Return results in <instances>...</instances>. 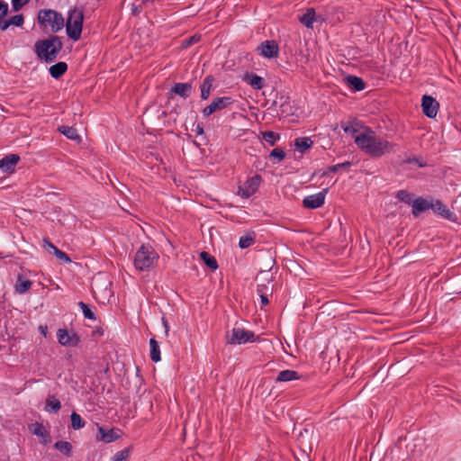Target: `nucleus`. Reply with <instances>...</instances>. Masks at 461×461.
Returning a JSON list of instances; mask_svg holds the SVG:
<instances>
[{
	"label": "nucleus",
	"instance_id": "nucleus-48",
	"mask_svg": "<svg viewBox=\"0 0 461 461\" xmlns=\"http://www.w3.org/2000/svg\"><path fill=\"white\" fill-rule=\"evenodd\" d=\"M267 296H268V294H261V295H259L262 306H265V305L268 304L269 302H268Z\"/></svg>",
	"mask_w": 461,
	"mask_h": 461
},
{
	"label": "nucleus",
	"instance_id": "nucleus-47",
	"mask_svg": "<svg viewBox=\"0 0 461 461\" xmlns=\"http://www.w3.org/2000/svg\"><path fill=\"white\" fill-rule=\"evenodd\" d=\"M135 3L139 4L138 12H141L143 7L148 4V0H135Z\"/></svg>",
	"mask_w": 461,
	"mask_h": 461
},
{
	"label": "nucleus",
	"instance_id": "nucleus-51",
	"mask_svg": "<svg viewBox=\"0 0 461 461\" xmlns=\"http://www.w3.org/2000/svg\"><path fill=\"white\" fill-rule=\"evenodd\" d=\"M198 41V38L196 39V38H195V36L191 37V38L189 39V41H187V45H190L191 43L195 42V41Z\"/></svg>",
	"mask_w": 461,
	"mask_h": 461
},
{
	"label": "nucleus",
	"instance_id": "nucleus-6",
	"mask_svg": "<svg viewBox=\"0 0 461 461\" xmlns=\"http://www.w3.org/2000/svg\"><path fill=\"white\" fill-rule=\"evenodd\" d=\"M256 335L253 331L246 330L241 328H233L230 333L226 335L227 344L230 345H241L247 342H254Z\"/></svg>",
	"mask_w": 461,
	"mask_h": 461
},
{
	"label": "nucleus",
	"instance_id": "nucleus-13",
	"mask_svg": "<svg viewBox=\"0 0 461 461\" xmlns=\"http://www.w3.org/2000/svg\"><path fill=\"white\" fill-rule=\"evenodd\" d=\"M430 209L442 218L455 222L456 221V215L451 212L441 201L437 200L431 202Z\"/></svg>",
	"mask_w": 461,
	"mask_h": 461
},
{
	"label": "nucleus",
	"instance_id": "nucleus-42",
	"mask_svg": "<svg viewBox=\"0 0 461 461\" xmlns=\"http://www.w3.org/2000/svg\"><path fill=\"white\" fill-rule=\"evenodd\" d=\"M404 162L407 164H415L419 167H425L427 166L426 161L423 160L422 158H417V157L408 158Z\"/></svg>",
	"mask_w": 461,
	"mask_h": 461
},
{
	"label": "nucleus",
	"instance_id": "nucleus-54",
	"mask_svg": "<svg viewBox=\"0 0 461 461\" xmlns=\"http://www.w3.org/2000/svg\"><path fill=\"white\" fill-rule=\"evenodd\" d=\"M162 115H163V116H167V112H163V113H162Z\"/></svg>",
	"mask_w": 461,
	"mask_h": 461
},
{
	"label": "nucleus",
	"instance_id": "nucleus-56",
	"mask_svg": "<svg viewBox=\"0 0 461 461\" xmlns=\"http://www.w3.org/2000/svg\"><path fill=\"white\" fill-rule=\"evenodd\" d=\"M149 2H153V0H148V3H149Z\"/></svg>",
	"mask_w": 461,
	"mask_h": 461
},
{
	"label": "nucleus",
	"instance_id": "nucleus-43",
	"mask_svg": "<svg viewBox=\"0 0 461 461\" xmlns=\"http://www.w3.org/2000/svg\"><path fill=\"white\" fill-rule=\"evenodd\" d=\"M269 290V287L264 284H258L257 286V293L258 295L268 294Z\"/></svg>",
	"mask_w": 461,
	"mask_h": 461
},
{
	"label": "nucleus",
	"instance_id": "nucleus-20",
	"mask_svg": "<svg viewBox=\"0 0 461 461\" xmlns=\"http://www.w3.org/2000/svg\"><path fill=\"white\" fill-rule=\"evenodd\" d=\"M301 375L295 370L286 369L281 371L276 378V383L290 382L293 380L300 379Z\"/></svg>",
	"mask_w": 461,
	"mask_h": 461
},
{
	"label": "nucleus",
	"instance_id": "nucleus-17",
	"mask_svg": "<svg viewBox=\"0 0 461 461\" xmlns=\"http://www.w3.org/2000/svg\"><path fill=\"white\" fill-rule=\"evenodd\" d=\"M431 207V202L422 198L419 197L412 201V214L413 216L417 217L420 215V213L427 211L428 209H430Z\"/></svg>",
	"mask_w": 461,
	"mask_h": 461
},
{
	"label": "nucleus",
	"instance_id": "nucleus-5",
	"mask_svg": "<svg viewBox=\"0 0 461 461\" xmlns=\"http://www.w3.org/2000/svg\"><path fill=\"white\" fill-rule=\"evenodd\" d=\"M84 14L81 9L74 8L69 11L66 24L68 36L77 41L80 39L83 28Z\"/></svg>",
	"mask_w": 461,
	"mask_h": 461
},
{
	"label": "nucleus",
	"instance_id": "nucleus-37",
	"mask_svg": "<svg viewBox=\"0 0 461 461\" xmlns=\"http://www.w3.org/2000/svg\"><path fill=\"white\" fill-rule=\"evenodd\" d=\"M33 434L38 437L43 438L45 442H47V438H50V433L45 429L44 426L41 423L36 422L34 424Z\"/></svg>",
	"mask_w": 461,
	"mask_h": 461
},
{
	"label": "nucleus",
	"instance_id": "nucleus-30",
	"mask_svg": "<svg viewBox=\"0 0 461 461\" xmlns=\"http://www.w3.org/2000/svg\"><path fill=\"white\" fill-rule=\"evenodd\" d=\"M59 131L70 140H80V136L78 135L77 131L73 127L62 125L59 127Z\"/></svg>",
	"mask_w": 461,
	"mask_h": 461
},
{
	"label": "nucleus",
	"instance_id": "nucleus-41",
	"mask_svg": "<svg viewBox=\"0 0 461 461\" xmlns=\"http://www.w3.org/2000/svg\"><path fill=\"white\" fill-rule=\"evenodd\" d=\"M351 162L346 161L328 167L329 172H337L339 169H348L351 167Z\"/></svg>",
	"mask_w": 461,
	"mask_h": 461
},
{
	"label": "nucleus",
	"instance_id": "nucleus-34",
	"mask_svg": "<svg viewBox=\"0 0 461 461\" xmlns=\"http://www.w3.org/2000/svg\"><path fill=\"white\" fill-rule=\"evenodd\" d=\"M70 418H71V427L74 429H80L85 427V425H86L85 420L76 411L72 412Z\"/></svg>",
	"mask_w": 461,
	"mask_h": 461
},
{
	"label": "nucleus",
	"instance_id": "nucleus-2",
	"mask_svg": "<svg viewBox=\"0 0 461 461\" xmlns=\"http://www.w3.org/2000/svg\"><path fill=\"white\" fill-rule=\"evenodd\" d=\"M62 48L63 43L59 36H50L48 39L37 41L34 44L36 55L46 63L53 62Z\"/></svg>",
	"mask_w": 461,
	"mask_h": 461
},
{
	"label": "nucleus",
	"instance_id": "nucleus-19",
	"mask_svg": "<svg viewBox=\"0 0 461 461\" xmlns=\"http://www.w3.org/2000/svg\"><path fill=\"white\" fill-rule=\"evenodd\" d=\"M32 285V281L25 279L22 274L17 275V280L14 285V291L18 294H23L29 291Z\"/></svg>",
	"mask_w": 461,
	"mask_h": 461
},
{
	"label": "nucleus",
	"instance_id": "nucleus-28",
	"mask_svg": "<svg viewBox=\"0 0 461 461\" xmlns=\"http://www.w3.org/2000/svg\"><path fill=\"white\" fill-rule=\"evenodd\" d=\"M149 347H150V359L155 363L160 361L161 357H160L159 346H158V341L154 338H151L149 339Z\"/></svg>",
	"mask_w": 461,
	"mask_h": 461
},
{
	"label": "nucleus",
	"instance_id": "nucleus-36",
	"mask_svg": "<svg viewBox=\"0 0 461 461\" xmlns=\"http://www.w3.org/2000/svg\"><path fill=\"white\" fill-rule=\"evenodd\" d=\"M131 447L118 451L113 456V461H129Z\"/></svg>",
	"mask_w": 461,
	"mask_h": 461
},
{
	"label": "nucleus",
	"instance_id": "nucleus-27",
	"mask_svg": "<svg viewBox=\"0 0 461 461\" xmlns=\"http://www.w3.org/2000/svg\"><path fill=\"white\" fill-rule=\"evenodd\" d=\"M61 408V402L53 395H49L46 399L45 410L50 412L56 413Z\"/></svg>",
	"mask_w": 461,
	"mask_h": 461
},
{
	"label": "nucleus",
	"instance_id": "nucleus-39",
	"mask_svg": "<svg viewBox=\"0 0 461 461\" xmlns=\"http://www.w3.org/2000/svg\"><path fill=\"white\" fill-rule=\"evenodd\" d=\"M411 196L412 194L406 191V190H399L396 194H395V197L401 201V202H403L405 203H411Z\"/></svg>",
	"mask_w": 461,
	"mask_h": 461
},
{
	"label": "nucleus",
	"instance_id": "nucleus-16",
	"mask_svg": "<svg viewBox=\"0 0 461 461\" xmlns=\"http://www.w3.org/2000/svg\"><path fill=\"white\" fill-rule=\"evenodd\" d=\"M43 243H44V248L49 250L50 253H52L55 255V257L63 261V262H66V263H68L71 261L70 258L68 256V254H66L65 252H63L62 250H60L59 249H58L54 244H52L48 239H44L43 240Z\"/></svg>",
	"mask_w": 461,
	"mask_h": 461
},
{
	"label": "nucleus",
	"instance_id": "nucleus-29",
	"mask_svg": "<svg viewBox=\"0 0 461 461\" xmlns=\"http://www.w3.org/2000/svg\"><path fill=\"white\" fill-rule=\"evenodd\" d=\"M54 447L66 456H70L72 454V445L68 441H57Z\"/></svg>",
	"mask_w": 461,
	"mask_h": 461
},
{
	"label": "nucleus",
	"instance_id": "nucleus-26",
	"mask_svg": "<svg viewBox=\"0 0 461 461\" xmlns=\"http://www.w3.org/2000/svg\"><path fill=\"white\" fill-rule=\"evenodd\" d=\"M213 77L212 76H207L201 85V98L206 100L210 96V93L212 87Z\"/></svg>",
	"mask_w": 461,
	"mask_h": 461
},
{
	"label": "nucleus",
	"instance_id": "nucleus-21",
	"mask_svg": "<svg viewBox=\"0 0 461 461\" xmlns=\"http://www.w3.org/2000/svg\"><path fill=\"white\" fill-rule=\"evenodd\" d=\"M24 18L23 14H16L9 18L8 20H3L0 23V29L2 31L7 30L11 25L21 27L23 24Z\"/></svg>",
	"mask_w": 461,
	"mask_h": 461
},
{
	"label": "nucleus",
	"instance_id": "nucleus-4",
	"mask_svg": "<svg viewBox=\"0 0 461 461\" xmlns=\"http://www.w3.org/2000/svg\"><path fill=\"white\" fill-rule=\"evenodd\" d=\"M158 255L150 245H141L134 258V267L139 271H147L153 267Z\"/></svg>",
	"mask_w": 461,
	"mask_h": 461
},
{
	"label": "nucleus",
	"instance_id": "nucleus-14",
	"mask_svg": "<svg viewBox=\"0 0 461 461\" xmlns=\"http://www.w3.org/2000/svg\"><path fill=\"white\" fill-rule=\"evenodd\" d=\"M346 86L353 92H359L366 88L365 81L357 76L348 75L344 77Z\"/></svg>",
	"mask_w": 461,
	"mask_h": 461
},
{
	"label": "nucleus",
	"instance_id": "nucleus-11",
	"mask_svg": "<svg viewBox=\"0 0 461 461\" xmlns=\"http://www.w3.org/2000/svg\"><path fill=\"white\" fill-rule=\"evenodd\" d=\"M421 107L423 113L427 117L435 118L438 114L439 104L434 97L425 95L421 99Z\"/></svg>",
	"mask_w": 461,
	"mask_h": 461
},
{
	"label": "nucleus",
	"instance_id": "nucleus-24",
	"mask_svg": "<svg viewBox=\"0 0 461 461\" xmlns=\"http://www.w3.org/2000/svg\"><path fill=\"white\" fill-rule=\"evenodd\" d=\"M68 69V65L65 62H58L54 65H52L50 68V74L53 78H59L61 76H63Z\"/></svg>",
	"mask_w": 461,
	"mask_h": 461
},
{
	"label": "nucleus",
	"instance_id": "nucleus-9",
	"mask_svg": "<svg viewBox=\"0 0 461 461\" xmlns=\"http://www.w3.org/2000/svg\"><path fill=\"white\" fill-rule=\"evenodd\" d=\"M57 339L59 343L64 347H77L80 342L79 336L75 331H68L67 329H59Z\"/></svg>",
	"mask_w": 461,
	"mask_h": 461
},
{
	"label": "nucleus",
	"instance_id": "nucleus-55",
	"mask_svg": "<svg viewBox=\"0 0 461 461\" xmlns=\"http://www.w3.org/2000/svg\"><path fill=\"white\" fill-rule=\"evenodd\" d=\"M194 144H195V145H197V146H199V145H200V144H199V143H197L196 141H194Z\"/></svg>",
	"mask_w": 461,
	"mask_h": 461
},
{
	"label": "nucleus",
	"instance_id": "nucleus-46",
	"mask_svg": "<svg viewBox=\"0 0 461 461\" xmlns=\"http://www.w3.org/2000/svg\"><path fill=\"white\" fill-rule=\"evenodd\" d=\"M194 131H195V132H196V135L203 136V134H204L203 128V126H202V125H200V124H197V125L195 126V130H194ZM203 139L204 140L205 138H204V137H203Z\"/></svg>",
	"mask_w": 461,
	"mask_h": 461
},
{
	"label": "nucleus",
	"instance_id": "nucleus-1",
	"mask_svg": "<svg viewBox=\"0 0 461 461\" xmlns=\"http://www.w3.org/2000/svg\"><path fill=\"white\" fill-rule=\"evenodd\" d=\"M355 143L366 154L372 158H381L387 153L394 151L395 144L386 140L377 138L376 133L370 127L355 136Z\"/></svg>",
	"mask_w": 461,
	"mask_h": 461
},
{
	"label": "nucleus",
	"instance_id": "nucleus-8",
	"mask_svg": "<svg viewBox=\"0 0 461 461\" xmlns=\"http://www.w3.org/2000/svg\"><path fill=\"white\" fill-rule=\"evenodd\" d=\"M233 104V100L230 96L217 97L212 102L204 107L202 113L204 117H209L211 114L217 111H221Z\"/></svg>",
	"mask_w": 461,
	"mask_h": 461
},
{
	"label": "nucleus",
	"instance_id": "nucleus-25",
	"mask_svg": "<svg viewBox=\"0 0 461 461\" xmlns=\"http://www.w3.org/2000/svg\"><path fill=\"white\" fill-rule=\"evenodd\" d=\"M313 145V141L309 137H299L294 140V147L302 154Z\"/></svg>",
	"mask_w": 461,
	"mask_h": 461
},
{
	"label": "nucleus",
	"instance_id": "nucleus-38",
	"mask_svg": "<svg viewBox=\"0 0 461 461\" xmlns=\"http://www.w3.org/2000/svg\"><path fill=\"white\" fill-rule=\"evenodd\" d=\"M78 305L81 308L84 317L86 319L92 320V321L96 320L95 314L89 308L88 304L85 303L84 302H79Z\"/></svg>",
	"mask_w": 461,
	"mask_h": 461
},
{
	"label": "nucleus",
	"instance_id": "nucleus-45",
	"mask_svg": "<svg viewBox=\"0 0 461 461\" xmlns=\"http://www.w3.org/2000/svg\"><path fill=\"white\" fill-rule=\"evenodd\" d=\"M342 129L346 133H348L352 136H354L357 132V130L353 125L342 126Z\"/></svg>",
	"mask_w": 461,
	"mask_h": 461
},
{
	"label": "nucleus",
	"instance_id": "nucleus-23",
	"mask_svg": "<svg viewBox=\"0 0 461 461\" xmlns=\"http://www.w3.org/2000/svg\"><path fill=\"white\" fill-rule=\"evenodd\" d=\"M244 79L256 90H260L264 86V79L256 74H246Z\"/></svg>",
	"mask_w": 461,
	"mask_h": 461
},
{
	"label": "nucleus",
	"instance_id": "nucleus-15",
	"mask_svg": "<svg viewBox=\"0 0 461 461\" xmlns=\"http://www.w3.org/2000/svg\"><path fill=\"white\" fill-rule=\"evenodd\" d=\"M19 160L20 157L17 154L7 155L0 159V169L4 172H12Z\"/></svg>",
	"mask_w": 461,
	"mask_h": 461
},
{
	"label": "nucleus",
	"instance_id": "nucleus-31",
	"mask_svg": "<svg viewBox=\"0 0 461 461\" xmlns=\"http://www.w3.org/2000/svg\"><path fill=\"white\" fill-rule=\"evenodd\" d=\"M201 258L204 262V264L211 268L212 270H216L218 268V263L216 259L211 256L208 252L203 251L200 254Z\"/></svg>",
	"mask_w": 461,
	"mask_h": 461
},
{
	"label": "nucleus",
	"instance_id": "nucleus-52",
	"mask_svg": "<svg viewBox=\"0 0 461 461\" xmlns=\"http://www.w3.org/2000/svg\"><path fill=\"white\" fill-rule=\"evenodd\" d=\"M162 321H163V324H164V327L166 330V333H167L168 332V324L165 319H163Z\"/></svg>",
	"mask_w": 461,
	"mask_h": 461
},
{
	"label": "nucleus",
	"instance_id": "nucleus-33",
	"mask_svg": "<svg viewBox=\"0 0 461 461\" xmlns=\"http://www.w3.org/2000/svg\"><path fill=\"white\" fill-rule=\"evenodd\" d=\"M254 240H255V233L254 232L248 233L247 235L240 238L239 247L240 249H247L253 244Z\"/></svg>",
	"mask_w": 461,
	"mask_h": 461
},
{
	"label": "nucleus",
	"instance_id": "nucleus-3",
	"mask_svg": "<svg viewBox=\"0 0 461 461\" xmlns=\"http://www.w3.org/2000/svg\"><path fill=\"white\" fill-rule=\"evenodd\" d=\"M38 23L43 30H50L52 33L59 32L65 24L62 14L51 9L40 10Z\"/></svg>",
	"mask_w": 461,
	"mask_h": 461
},
{
	"label": "nucleus",
	"instance_id": "nucleus-35",
	"mask_svg": "<svg viewBox=\"0 0 461 461\" xmlns=\"http://www.w3.org/2000/svg\"><path fill=\"white\" fill-rule=\"evenodd\" d=\"M262 139L269 145L274 146L276 142L280 139L279 134L268 131L262 133Z\"/></svg>",
	"mask_w": 461,
	"mask_h": 461
},
{
	"label": "nucleus",
	"instance_id": "nucleus-18",
	"mask_svg": "<svg viewBox=\"0 0 461 461\" xmlns=\"http://www.w3.org/2000/svg\"><path fill=\"white\" fill-rule=\"evenodd\" d=\"M193 90V86L189 83H176L171 88V92L178 95L184 99L190 96Z\"/></svg>",
	"mask_w": 461,
	"mask_h": 461
},
{
	"label": "nucleus",
	"instance_id": "nucleus-44",
	"mask_svg": "<svg viewBox=\"0 0 461 461\" xmlns=\"http://www.w3.org/2000/svg\"><path fill=\"white\" fill-rule=\"evenodd\" d=\"M30 0H12L14 10H18L20 7L27 4Z\"/></svg>",
	"mask_w": 461,
	"mask_h": 461
},
{
	"label": "nucleus",
	"instance_id": "nucleus-32",
	"mask_svg": "<svg viewBox=\"0 0 461 461\" xmlns=\"http://www.w3.org/2000/svg\"><path fill=\"white\" fill-rule=\"evenodd\" d=\"M315 13L314 11L312 9V10H308L301 18H300V21L301 23L305 25L306 27L308 28H312V23L313 22L315 21Z\"/></svg>",
	"mask_w": 461,
	"mask_h": 461
},
{
	"label": "nucleus",
	"instance_id": "nucleus-10",
	"mask_svg": "<svg viewBox=\"0 0 461 461\" xmlns=\"http://www.w3.org/2000/svg\"><path fill=\"white\" fill-rule=\"evenodd\" d=\"M329 192V188H324L322 191L308 195L303 200V205L308 209H317L324 204L326 194Z\"/></svg>",
	"mask_w": 461,
	"mask_h": 461
},
{
	"label": "nucleus",
	"instance_id": "nucleus-49",
	"mask_svg": "<svg viewBox=\"0 0 461 461\" xmlns=\"http://www.w3.org/2000/svg\"><path fill=\"white\" fill-rule=\"evenodd\" d=\"M138 10H139V4L138 3H134L133 4V7H132V14L134 15L140 14L141 12H138Z\"/></svg>",
	"mask_w": 461,
	"mask_h": 461
},
{
	"label": "nucleus",
	"instance_id": "nucleus-40",
	"mask_svg": "<svg viewBox=\"0 0 461 461\" xmlns=\"http://www.w3.org/2000/svg\"><path fill=\"white\" fill-rule=\"evenodd\" d=\"M269 157L277 158L278 162H280L285 158V152L284 149L277 147L271 150Z\"/></svg>",
	"mask_w": 461,
	"mask_h": 461
},
{
	"label": "nucleus",
	"instance_id": "nucleus-7",
	"mask_svg": "<svg viewBox=\"0 0 461 461\" xmlns=\"http://www.w3.org/2000/svg\"><path fill=\"white\" fill-rule=\"evenodd\" d=\"M261 181L262 178L258 174L249 177L243 185L239 186L237 194L242 198H249L258 191Z\"/></svg>",
	"mask_w": 461,
	"mask_h": 461
},
{
	"label": "nucleus",
	"instance_id": "nucleus-53",
	"mask_svg": "<svg viewBox=\"0 0 461 461\" xmlns=\"http://www.w3.org/2000/svg\"><path fill=\"white\" fill-rule=\"evenodd\" d=\"M162 321H163V324H164V327L166 330V333H167L168 332V324L165 319H163Z\"/></svg>",
	"mask_w": 461,
	"mask_h": 461
},
{
	"label": "nucleus",
	"instance_id": "nucleus-50",
	"mask_svg": "<svg viewBox=\"0 0 461 461\" xmlns=\"http://www.w3.org/2000/svg\"><path fill=\"white\" fill-rule=\"evenodd\" d=\"M41 332L43 334V336L46 337L47 335V326H40Z\"/></svg>",
	"mask_w": 461,
	"mask_h": 461
},
{
	"label": "nucleus",
	"instance_id": "nucleus-12",
	"mask_svg": "<svg viewBox=\"0 0 461 461\" xmlns=\"http://www.w3.org/2000/svg\"><path fill=\"white\" fill-rule=\"evenodd\" d=\"M258 53L267 59L276 58L279 48L275 41H265L258 47Z\"/></svg>",
	"mask_w": 461,
	"mask_h": 461
},
{
	"label": "nucleus",
	"instance_id": "nucleus-22",
	"mask_svg": "<svg viewBox=\"0 0 461 461\" xmlns=\"http://www.w3.org/2000/svg\"><path fill=\"white\" fill-rule=\"evenodd\" d=\"M98 432V438L106 443L113 442L119 438L113 429H105L104 427H99Z\"/></svg>",
	"mask_w": 461,
	"mask_h": 461
}]
</instances>
